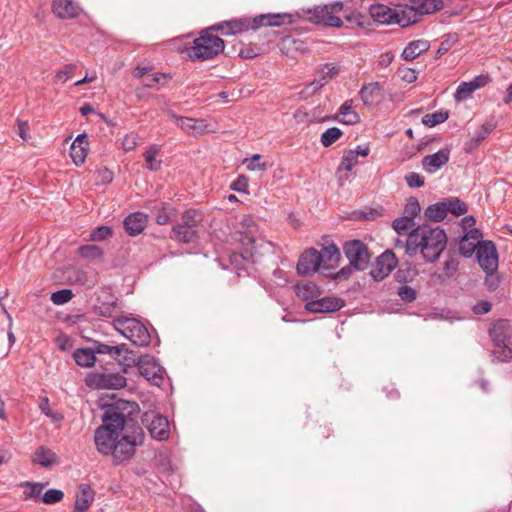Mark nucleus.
<instances>
[{
	"label": "nucleus",
	"instance_id": "f257e3e1",
	"mask_svg": "<svg viewBox=\"0 0 512 512\" xmlns=\"http://www.w3.org/2000/svg\"><path fill=\"white\" fill-rule=\"evenodd\" d=\"M138 412V405L135 402L122 399L106 407L102 416L103 423L94 433L95 446L100 454L107 456L113 452L117 439L125 429H129Z\"/></svg>",
	"mask_w": 512,
	"mask_h": 512
},
{
	"label": "nucleus",
	"instance_id": "f03ea898",
	"mask_svg": "<svg viewBox=\"0 0 512 512\" xmlns=\"http://www.w3.org/2000/svg\"><path fill=\"white\" fill-rule=\"evenodd\" d=\"M447 246L445 230L439 226L419 225L408 235L406 252L410 255L420 253L426 262L437 261Z\"/></svg>",
	"mask_w": 512,
	"mask_h": 512
},
{
	"label": "nucleus",
	"instance_id": "7ed1b4c3",
	"mask_svg": "<svg viewBox=\"0 0 512 512\" xmlns=\"http://www.w3.org/2000/svg\"><path fill=\"white\" fill-rule=\"evenodd\" d=\"M285 18H289V15L268 13L254 17L245 16L222 21L212 26L217 33H220L223 36H233L249 30H256L262 26H280L284 24Z\"/></svg>",
	"mask_w": 512,
	"mask_h": 512
},
{
	"label": "nucleus",
	"instance_id": "20e7f679",
	"mask_svg": "<svg viewBox=\"0 0 512 512\" xmlns=\"http://www.w3.org/2000/svg\"><path fill=\"white\" fill-rule=\"evenodd\" d=\"M215 33L213 26L201 30L192 45L185 49L187 58L196 62L212 60L220 55L225 49V43Z\"/></svg>",
	"mask_w": 512,
	"mask_h": 512
},
{
	"label": "nucleus",
	"instance_id": "39448f33",
	"mask_svg": "<svg viewBox=\"0 0 512 512\" xmlns=\"http://www.w3.org/2000/svg\"><path fill=\"white\" fill-rule=\"evenodd\" d=\"M144 436L143 429L136 421L130 423L129 429L122 432L113 447V452L110 453L114 464L118 465L131 459L135 454L136 447L143 443Z\"/></svg>",
	"mask_w": 512,
	"mask_h": 512
},
{
	"label": "nucleus",
	"instance_id": "423d86ee",
	"mask_svg": "<svg viewBox=\"0 0 512 512\" xmlns=\"http://www.w3.org/2000/svg\"><path fill=\"white\" fill-rule=\"evenodd\" d=\"M202 221L201 211L185 210L181 215V221L172 227V239L183 244L196 242L199 239L198 227Z\"/></svg>",
	"mask_w": 512,
	"mask_h": 512
},
{
	"label": "nucleus",
	"instance_id": "0eeeda50",
	"mask_svg": "<svg viewBox=\"0 0 512 512\" xmlns=\"http://www.w3.org/2000/svg\"><path fill=\"white\" fill-rule=\"evenodd\" d=\"M113 327L135 346L145 347L150 343L148 328L136 318L117 317L113 320Z\"/></svg>",
	"mask_w": 512,
	"mask_h": 512
},
{
	"label": "nucleus",
	"instance_id": "6e6552de",
	"mask_svg": "<svg viewBox=\"0 0 512 512\" xmlns=\"http://www.w3.org/2000/svg\"><path fill=\"white\" fill-rule=\"evenodd\" d=\"M343 8L344 6L341 2L316 6L307 11V18L314 24L338 28L343 25V21L339 16L343 12Z\"/></svg>",
	"mask_w": 512,
	"mask_h": 512
},
{
	"label": "nucleus",
	"instance_id": "1a4fd4ad",
	"mask_svg": "<svg viewBox=\"0 0 512 512\" xmlns=\"http://www.w3.org/2000/svg\"><path fill=\"white\" fill-rule=\"evenodd\" d=\"M346 258L355 270H365L370 262V253L367 246L360 240H351L343 247Z\"/></svg>",
	"mask_w": 512,
	"mask_h": 512
},
{
	"label": "nucleus",
	"instance_id": "9d476101",
	"mask_svg": "<svg viewBox=\"0 0 512 512\" xmlns=\"http://www.w3.org/2000/svg\"><path fill=\"white\" fill-rule=\"evenodd\" d=\"M475 254L479 266L485 273L497 272L499 257L496 245L492 241H482Z\"/></svg>",
	"mask_w": 512,
	"mask_h": 512
},
{
	"label": "nucleus",
	"instance_id": "9b49d317",
	"mask_svg": "<svg viewBox=\"0 0 512 512\" xmlns=\"http://www.w3.org/2000/svg\"><path fill=\"white\" fill-rule=\"evenodd\" d=\"M85 382L94 389H121L126 386V378L120 373H90Z\"/></svg>",
	"mask_w": 512,
	"mask_h": 512
},
{
	"label": "nucleus",
	"instance_id": "f8f14e48",
	"mask_svg": "<svg viewBox=\"0 0 512 512\" xmlns=\"http://www.w3.org/2000/svg\"><path fill=\"white\" fill-rule=\"evenodd\" d=\"M137 368L140 375L153 385L160 386L163 382L165 371L153 357L149 355L139 357Z\"/></svg>",
	"mask_w": 512,
	"mask_h": 512
},
{
	"label": "nucleus",
	"instance_id": "ddd939ff",
	"mask_svg": "<svg viewBox=\"0 0 512 512\" xmlns=\"http://www.w3.org/2000/svg\"><path fill=\"white\" fill-rule=\"evenodd\" d=\"M398 260L391 250H386L376 258L370 275L376 281L386 278L397 266Z\"/></svg>",
	"mask_w": 512,
	"mask_h": 512
},
{
	"label": "nucleus",
	"instance_id": "4468645a",
	"mask_svg": "<svg viewBox=\"0 0 512 512\" xmlns=\"http://www.w3.org/2000/svg\"><path fill=\"white\" fill-rule=\"evenodd\" d=\"M345 306V301L336 296L316 298L305 304V310L311 313H333Z\"/></svg>",
	"mask_w": 512,
	"mask_h": 512
},
{
	"label": "nucleus",
	"instance_id": "2eb2a0df",
	"mask_svg": "<svg viewBox=\"0 0 512 512\" xmlns=\"http://www.w3.org/2000/svg\"><path fill=\"white\" fill-rule=\"evenodd\" d=\"M489 82L490 77L487 74L478 75L471 81L461 82L454 93V98L457 102L467 100L474 91L485 87Z\"/></svg>",
	"mask_w": 512,
	"mask_h": 512
},
{
	"label": "nucleus",
	"instance_id": "dca6fc26",
	"mask_svg": "<svg viewBox=\"0 0 512 512\" xmlns=\"http://www.w3.org/2000/svg\"><path fill=\"white\" fill-rule=\"evenodd\" d=\"M321 267L320 252L314 248L304 251L297 263V272L301 275L314 274Z\"/></svg>",
	"mask_w": 512,
	"mask_h": 512
},
{
	"label": "nucleus",
	"instance_id": "f3484780",
	"mask_svg": "<svg viewBox=\"0 0 512 512\" xmlns=\"http://www.w3.org/2000/svg\"><path fill=\"white\" fill-rule=\"evenodd\" d=\"M489 335L494 345H512V326L506 319H499L492 324Z\"/></svg>",
	"mask_w": 512,
	"mask_h": 512
},
{
	"label": "nucleus",
	"instance_id": "a211bd4d",
	"mask_svg": "<svg viewBox=\"0 0 512 512\" xmlns=\"http://www.w3.org/2000/svg\"><path fill=\"white\" fill-rule=\"evenodd\" d=\"M421 19L420 13L416 5L413 6L403 5L394 9L393 24H398L401 27H408L412 24L419 22Z\"/></svg>",
	"mask_w": 512,
	"mask_h": 512
},
{
	"label": "nucleus",
	"instance_id": "6ab92c4d",
	"mask_svg": "<svg viewBox=\"0 0 512 512\" xmlns=\"http://www.w3.org/2000/svg\"><path fill=\"white\" fill-rule=\"evenodd\" d=\"M450 149L445 147L437 151L436 153L426 155L422 159V167L427 173H435L442 166L448 163L450 159Z\"/></svg>",
	"mask_w": 512,
	"mask_h": 512
},
{
	"label": "nucleus",
	"instance_id": "aec40b11",
	"mask_svg": "<svg viewBox=\"0 0 512 512\" xmlns=\"http://www.w3.org/2000/svg\"><path fill=\"white\" fill-rule=\"evenodd\" d=\"M482 234L478 229H471L461 238L459 242V252L466 258L471 257L480 243H482Z\"/></svg>",
	"mask_w": 512,
	"mask_h": 512
},
{
	"label": "nucleus",
	"instance_id": "412c9836",
	"mask_svg": "<svg viewBox=\"0 0 512 512\" xmlns=\"http://www.w3.org/2000/svg\"><path fill=\"white\" fill-rule=\"evenodd\" d=\"M52 10L60 19H73L81 12L80 6L74 0H53Z\"/></svg>",
	"mask_w": 512,
	"mask_h": 512
},
{
	"label": "nucleus",
	"instance_id": "4be33fe9",
	"mask_svg": "<svg viewBox=\"0 0 512 512\" xmlns=\"http://www.w3.org/2000/svg\"><path fill=\"white\" fill-rule=\"evenodd\" d=\"M338 74V69L333 64H324L315 74L314 80L306 86V89H311L312 92L320 90L330 80Z\"/></svg>",
	"mask_w": 512,
	"mask_h": 512
},
{
	"label": "nucleus",
	"instance_id": "5701e85b",
	"mask_svg": "<svg viewBox=\"0 0 512 512\" xmlns=\"http://www.w3.org/2000/svg\"><path fill=\"white\" fill-rule=\"evenodd\" d=\"M239 241L242 245L240 256L247 262H255L257 255L260 254L259 249L270 245L264 242L258 244L257 240L249 235H241Z\"/></svg>",
	"mask_w": 512,
	"mask_h": 512
},
{
	"label": "nucleus",
	"instance_id": "b1692460",
	"mask_svg": "<svg viewBox=\"0 0 512 512\" xmlns=\"http://www.w3.org/2000/svg\"><path fill=\"white\" fill-rule=\"evenodd\" d=\"M89 142L86 134H79L70 146V156L76 166L82 165L87 157Z\"/></svg>",
	"mask_w": 512,
	"mask_h": 512
},
{
	"label": "nucleus",
	"instance_id": "393cba45",
	"mask_svg": "<svg viewBox=\"0 0 512 512\" xmlns=\"http://www.w3.org/2000/svg\"><path fill=\"white\" fill-rule=\"evenodd\" d=\"M125 230L131 236L140 234L147 225V215L142 212L129 214L123 222Z\"/></svg>",
	"mask_w": 512,
	"mask_h": 512
},
{
	"label": "nucleus",
	"instance_id": "a878e982",
	"mask_svg": "<svg viewBox=\"0 0 512 512\" xmlns=\"http://www.w3.org/2000/svg\"><path fill=\"white\" fill-rule=\"evenodd\" d=\"M178 127L188 135H202L208 130V124L204 119L183 117L179 119Z\"/></svg>",
	"mask_w": 512,
	"mask_h": 512
},
{
	"label": "nucleus",
	"instance_id": "bb28decb",
	"mask_svg": "<svg viewBox=\"0 0 512 512\" xmlns=\"http://www.w3.org/2000/svg\"><path fill=\"white\" fill-rule=\"evenodd\" d=\"M94 500V491L88 484H80L75 496V511L84 512Z\"/></svg>",
	"mask_w": 512,
	"mask_h": 512
},
{
	"label": "nucleus",
	"instance_id": "cd10ccee",
	"mask_svg": "<svg viewBox=\"0 0 512 512\" xmlns=\"http://www.w3.org/2000/svg\"><path fill=\"white\" fill-rule=\"evenodd\" d=\"M295 293L301 300L308 303L320 297L321 290L315 283L303 280L295 285Z\"/></svg>",
	"mask_w": 512,
	"mask_h": 512
},
{
	"label": "nucleus",
	"instance_id": "c85d7f7f",
	"mask_svg": "<svg viewBox=\"0 0 512 512\" xmlns=\"http://www.w3.org/2000/svg\"><path fill=\"white\" fill-rule=\"evenodd\" d=\"M149 433L152 438L157 440H165L169 437L170 429L169 422L166 417L157 415L155 416L148 427Z\"/></svg>",
	"mask_w": 512,
	"mask_h": 512
},
{
	"label": "nucleus",
	"instance_id": "c756f323",
	"mask_svg": "<svg viewBox=\"0 0 512 512\" xmlns=\"http://www.w3.org/2000/svg\"><path fill=\"white\" fill-rule=\"evenodd\" d=\"M321 267L327 270L334 269L341 258L340 250L335 244L325 246L320 252Z\"/></svg>",
	"mask_w": 512,
	"mask_h": 512
},
{
	"label": "nucleus",
	"instance_id": "7c9ffc66",
	"mask_svg": "<svg viewBox=\"0 0 512 512\" xmlns=\"http://www.w3.org/2000/svg\"><path fill=\"white\" fill-rule=\"evenodd\" d=\"M379 83H369L362 86L359 91L360 98L365 106H374L381 99Z\"/></svg>",
	"mask_w": 512,
	"mask_h": 512
},
{
	"label": "nucleus",
	"instance_id": "2f4dec72",
	"mask_svg": "<svg viewBox=\"0 0 512 512\" xmlns=\"http://www.w3.org/2000/svg\"><path fill=\"white\" fill-rule=\"evenodd\" d=\"M336 119L346 125H355L360 122L359 114L353 109V100H346L340 106Z\"/></svg>",
	"mask_w": 512,
	"mask_h": 512
},
{
	"label": "nucleus",
	"instance_id": "473e14b6",
	"mask_svg": "<svg viewBox=\"0 0 512 512\" xmlns=\"http://www.w3.org/2000/svg\"><path fill=\"white\" fill-rule=\"evenodd\" d=\"M371 17L381 24H393L394 21V9L384 4H374L369 9Z\"/></svg>",
	"mask_w": 512,
	"mask_h": 512
},
{
	"label": "nucleus",
	"instance_id": "72a5a7b5",
	"mask_svg": "<svg viewBox=\"0 0 512 512\" xmlns=\"http://www.w3.org/2000/svg\"><path fill=\"white\" fill-rule=\"evenodd\" d=\"M430 43L427 40H414L410 42L402 52V58L406 61H412L418 56L428 51Z\"/></svg>",
	"mask_w": 512,
	"mask_h": 512
},
{
	"label": "nucleus",
	"instance_id": "f704fd0d",
	"mask_svg": "<svg viewBox=\"0 0 512 512\" xmlns=\"http://www.w3.org/2000/svg\"><path fill=\"white\" fill-rule=\"evenodd\" d=\"M57 455L50 448L40 446L34 452L32 461L42 467H50L57 462Z\"/></svg>",
	"mask_w": 512,
	"mask_h": 512
},
{
	"label": "nucleus",
	"instance_id": "c9c22d12",
	"mask_svg": "<svg viewBox=\"0 0 512 512\" xmlns=\"http://www.w3.org/2000/svg\"><path fill=\"white\" fill-rule=\"evenodd\" d=\"M495 123L493 121H487L482 124L476 131L472 139L466 144L468 149H474L480 145V143L488 137V135L494 130Z\"/></svg>",
	"mask_w": 512,
	"mask_h": 512
},
{
	"label": "nucleus",
	"instance_id": "e433bc0d",
	"mask_svg": "<svg viewBox=\"0 0 512 512\" xmlns=\"http://www.w3.org/2000/svg\"><path fill=\"white\" fill-rule=\"evenodd\" d=\"M73 358L77 365L82 367H91L96 361L93 348H79L73 353Z\"/></svg>",
	"mask_w": 512,
	"mask_h": 512
},
{
	"label": "nucleus",
	"instance_id": "4c0bfd02",
	"mask_svg": "<svg viewBox=\"0 0 512 512\" xmlns=\"http://www.w3.org/2000/svg\"><path fill=\"white\" fill-rule=\"evenodd\" d=\"M160 153V146L153 144L147 148L143 153V157L146 162V167L151 171H157L161 168V160H158L156 156Z\"/></svg>",
	"mask_w": 512,
	"mask_h": 512
},
{
	"label": "nucleus",
	"instance_id": "58836bf2",
	"mask_svg": "<svg viewBox=\"0 0 512 512\" xmlns=\"http://www.w3.org/2000/svg\"><path fill=\"white\" fill-rule=\"evenodd\" d=\"M424 214L428 220L434 222H440L444 220L447 216L445 202H437L428 206Z\"/></svg>",
	"mask_w": 512,
	"mask_h": 512
},
{
	"label": "nucleus",
	"instance_id": "ea45409f",
	"mask_svg": "<svg viewBox=\"0 0 512 512\" xmlns=\"http://www.w3.org/2000/svg\"><path fill=\"white\" fill-rule=\"evenodd\" d=\"M414 4L420 13V17L424 14L435 13L444 8L443 0H420L418 2H414Z\"/></svg>",
	"mask_w": 512,
	"mask_h": 512
},
{
	"label": "nucleus",
	"instance_id": "a19ab883",
	"mask_svg": "<svg viewBox=\"0 0 512 512\" xmlns=\"http://www.w3.org/2000/svg\"><path fill=\"white\" fill-rule=\"evenodd\" d=\"M117 311V300L111 299L108 302H100L95 305L93 308V312L95 315L100 317L110 318L113 317Z\"/></svg>",
	"mask_w": 512,
	"mask_h": 512
},
{
	"label": "nucleus",
	"instance_id": "79ce46f5",
	"mask_svg": "<svg viewBox=\"0 0 512 512\" xmlns=\"http://www.w3.org/2000/svg\"><path fill=\"white\" fill-rule=\"evenodd\" d=\"M177 216V210L170 204H164L157 212L155 220L159 225H166L173 221Z\"/></svg>",
	"mask_w": 512,
	"mask_h": 512
},
{
	"label": "nucleus",
	"instance_id": "37998d69",
	"mask_svg": "<svg viewBox=\"0 0 512 512\" xmlns=\"http://www.w3.org/2000/svg\"><path fill=\"white\" fill-rule=\"evenodd\" d=\"M446 206V213H451L455 216L464 215L468 208L467 205L459 198L451 197L444 201Z\"/></svg>",
	"mask_w": 512,
	"mask_h": 512
},
{
	"label": "nucleus",
	"instance_id": "c03bdc74",
	"mask_svg": "<svg viewBox=\"0 0 512 512\" xmlns=\"http://www.w3.org/2000/svg\"><path fill=\"white\" fill-rule=\"evenodd\" d=\"M358 164L357 153L353 150H348L344 153L338 167V172H351L352 169Z\"/></svg>",
	"mask_w": 512,
	"mask_h": 512
},
{
	"label": "nucleus",
	"instance_id": "a18cd8bd",
	"mask_svg": "<svg viewBox=\"0 0 512 512\" xmlns=\"http://www.w3.org/2000/svg\"><path fill=\"white\" fill-rule=\"evenodd\" d=\"M342 135L343 132L341 129L338 127H330L322 133L320 142L327 148L333 145Z\"/></svg>",
	"mask_w": 512,
	"mask_h": 512
},
{
	"label": "nucleus",
	"instance_id": "49530a36",
	"mask_svg": "<svg viewBox=\"0 0 512 512\" xmlns=\"http://www.w3.org/2000/svg\"><path fill=\"white\" fill-rule=\"evenodd\" d=\"M448 117L449 113L447 111H436L434 113L424 115L422 118V123L427 127H434L445 122Z\"/></svg>",
	"mask_w": 512,
	"mask_h": 512
},
{
	"label": "nucleus",
	"instance_id": "de8ad7c7",
	"mask_svg": "<svg viewBox=\"0 0 512 512\" xmlns=\"http://www.w3.org/2000/svg\"><path fill=\"white\" fill-rule=\"evenodd\" d=\"M79 254L83 258L89 260H101L103 257V251L100 247L93 244L83 245L79 248Z\"/></svg>",
	"mask_w": 512,
	"mask_h": 512
},
{
	"label": "nucleus",
	"instance_id": "09e8293b",
	"mask_svg": "<svg viewBox=\"0 0 512 512\" xmlns=\"http://www.w3.org/2000/svg\"><path fill=\"white\" fill-rule=\"evenodd\" d=\"M77 66L75 64H66L63 68L57 70L54 75L56 83H66L74 75Z\"/></svg>",
	"mask_w": 512,
	"mask_h": 512
},
{
	"label": "nucleus",
	"instance_id": "8fccbe9b",
	"mask_svg": "<svg viewBox=\"0 0 512 512\" xmlns=\"http://www.w3.org/2000/svg\"><path fill=\"white\" fill-rule=\"evenodd\" d=\"M23 488H24V496L26 499L30 498V499H38L40 498L41 494H42V491H43V488H44V484H41V483H29V482H26L24 483L23 485Z\"/></svg>",
	"mask_w": 512,
	"mask_h": 512
},
{
	"label": "nucleus",
	"instance_id": "3c124183",
	"mask_svg": "<svg viewBox=\"0 0 512 512\" xmlns=\"http://www.w3.org/2000/svg\"><path fill=\"white\" fill-rule=\"evenodd\" d=\"M497 349L493 351L494 358L499 362H509L512 360V349L510 344L495 345Z\"/></svg>",
	"mask_w": 512,
	"mask_h": 512
},
{
	"label": "nucleus",
	"instance_id": "603ef678",
	"mask_svg": "<svg viewBox=\"0 0 512 512\" xmlns=\"http://www.w3.org/2000/svg\"><path fill=\"white\" fill-rule=\"evenodd\" d=\"M73 298V292L70 289H61L51 294V301L55 305H63Z\"/></svg>",
	"mask_w": 512,
	"mask_h": 512
},
{
	"label": "nucleus",
	"instance_id": "864d4df0",
	"mask_svg": "<svg viewBox=\"0 0 512 512\" xmlns=\"http://www.w3.org/2000/svg\"><path fill=\"white\" fill-rule=\"evenodd\" d=\"M458 41L457 34H449L446 38L441 41L439 48L436 51V56L440 58L444 54H446Z\"/></svg>",
	"mask_w": 512,
	"mask_h": 512
},
{
	"label": "nucleus",
	"instance_id": "5fc2aeb1",
	"mask_svg": "<svg viewBox=\"0 0 512 512\" xmlns=\"http://www.w3.org/2000/svg\"><path fill=\"white\" fill-rule=\"evenodd\" d=\"M260 159V154H254L251 158L245 159L244 163L250 171H265L268 168V165L266 162H261Z\"/></svg>",
	"mask_w": 512,
	"mask_h": 512
},
{
	"label": "nucleus",
	"instance_id": "6e6d98bb",
	"mask_svg": "<svg viewBox=\"0 0 512 512\" xmlns=\"http://www.w3.org/2000/svg\"><path fill=\"white\" fill-rule=\"evenodd\" d=\"M420 210L419 201L416 198L411 197L407 200L404 207V215L413 220L420 213Z\"/></svg>",
	"mask_w": 512,
	"mask_h": 512
},
{
	"label": "nucleus",
	"instance_id": "4d7b16f0",
	"mask_svg": "<svg viewBox=\"0 0 512 512\" xmlns=\"http://www.w3.org/2000/svg\"><path fill=\"white\" fill-rule=\"evenodd\" d=\"M400 299L406 303H411L416 299V290L406 284L400 286L397 290Z\"/></svg>",
	"mask_w": 512,
	"mask_h": 512
},
{
	"label": "nucleus",
	"instance_id": "13d9d810",
	"mask_svg": "<svg viewBox=\"0 0 512 512\" xmlns=\"http://www.w3.org/2000/svg\"><path fill=\"white\" fill-rule=\"evenodd\" d=\"M64 497V493L59 489H49L41 497L45 504H54L60 502Z\"/></svg>",
	"mask_w": 512,
	"mask_h": 512
},
{
	"label": "nucleus",
	"instance_id": "bf43d9fd",
	"mask_svg": "<svg viewBox=\"0 0 512 512\" xmlns=\"http://www.w3.org/2000/svg\"><path fill=\"white\" fill-rule=\"evenodd\" d=\"M112 235V229L109 226H99L90 234L92 241H102Z\"/></svg>",
	"mask_w": 512,
	"mask_h": 512
},
{
	"label": "nucleus",
	"instance_id": "052dcab7",
	"mask_svg": "<svg viewBox=\"0 0 512 512\" xmlns=\"http://www.w3.org/2000/svg\"><path fill=\"white\" fill-rule=\"evenodd\" d=\"M249 179L245 175H239L230 185V189L236 192L248 193Z\"/></svg>",
	"mask_w": 512,
	"mask_h": 512
},
{
	"label": "nucleus",
	"instance_id": "680f3d73",
	"mask_svg": "<svg viewBox=\"0 0 512 512\" xmlns=\"http://www.w3.org/2000/svg\"><path fill=\"white\" fill-rule=\"evenodd\" d=\"M416 272L415 270L411 269V268H406V269H398L396 274H395V279L397 282L401 283V284H407L408 282L412 281L414 276H415Z\"/></svg>",
	"mask_w": 512,
	"mask_h": 512
},
{
	"label": "nucleus",
	"instance_id": "e2e57ef3",
	"mask_svg": "<svg viewBox=\"0 0 512 512\" xmlns=\"http://www.w3.org/2000/svg\"><path fill=\"white\" fill-rule=\"evenodd\" d=\"M412 222V219L404 215L402 217L396 218L392 223V227L398 234H402L403 232L408 230L409 225Z\"/></svg>",
	"mask_w": 512,
	"mask_h": 512
},
{
	"label": "nucleus",
	"instance_id": "0e129e2a",
	"mask_svg": "<svg viewBox=\"0 0 512 512\" xmlns=\"http://www.w3.org/2000/svg\"><path fill=\"white\" fill-rule=\"evenodd\" d=\"M138 145V135L136 133L127 134L122 141V148L126 151H133Z\"/></svg>",
	"mask_w": 512,
	"mask_h": 512
},
{
	"label": "nucleus",
	"instance_id": "69168bd1",
	"mask_svg": "<svg viewBox=\"0 0 512 512\" xmlns=\"http://www.w3.org/2000/svg\"><path fill=\"white\" fill-rule=\"evenodd\" d=\"M405 180L410 188H419L424 185V178L416 172L408 173L405 176Z\"/></svg>",
	"mask_w": 512,
	"mask_h": 512
},
{
	"label": "nucleus",
	"instance_id": "338daca9",
	"mask_svg": "<svg viewBox=\"0 0 512 512\" xmlns=\"http://www.w3.org/2000/svg\"><path fill=\"white\" fill-rule=\"evenodd\" d=\"M458 265H459V262L456 258L450 257V258L446 259L444 262V267H443L444 274L447 277L454 276V274L458 270Z\"/></svg>",
	"mask_w": 512,
	"mask_h": 512
},
{
	"label": "nucleus",
	"instance_id": "774afa93",
	"mask_svg": "<svg viewBox=\"0 0 512 512\" xmlns=\"http://www.w3.org/2000/svg\"><path fill=\"white\" fill-rule=\"evenodd\" d=\"M500 277L497 272L486 273L485 285L489 291H494L499 287Z\"/></svg>",
	"mask_w": 512,
	"mask_h": 512
}]
</instances>
